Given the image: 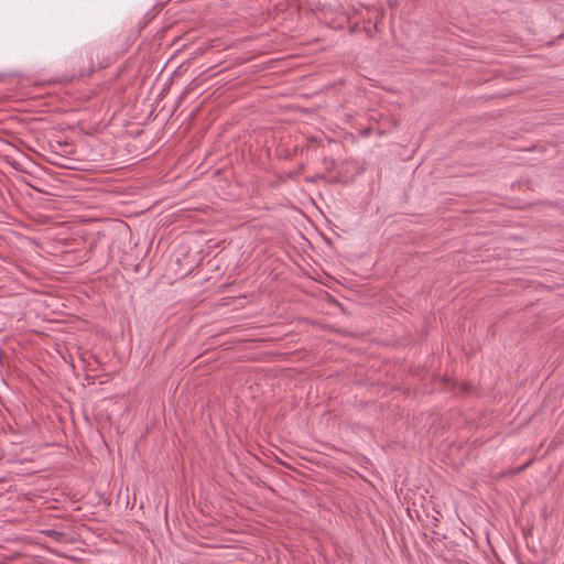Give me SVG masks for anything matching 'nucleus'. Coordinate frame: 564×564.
I'll return each instance as SVG.
<instances>
[{
	"label": "nucleus",
	"instance_id": "f257e3e1",
	"mask_svg": "<svg viewBox=\"0 0 564 564\" xmlns=\"http://www.w3.org/2000/svg\"><path fill=\"white\" fill-rule=\"evenodd\" d=\"M367 24L364 25V32L368 37H372L379 32V23L384 18V11L382 9L367 8Z\"/></svg>",
	"mask_w": 564,
	"mask_h": 564
},
{
	"label": "nucleus",
	"instance_id": "f03ea898",
	"mask_svg": "<svg viewBox=\"0 0 564 564\" xmlns=\"http://www.w3.org/2000/svg\"><path fill=\"white\" fill-rule=\"evenodd\" d=\"M359 29L358 23H355L352 26H350V32L354 33Z\"/></svg>",
	"mask_w": 564,
	"mask_h": 564
},
{
	"label": "nucleus",
	"instance_id": "7ed1b4c3",
	"mask_svg": "<svg viewBox=\"0 0 564 564\" xmlns=\"http://www.w3.org/2000/svg\"><path fill=\"white\" fill-rule=\"evenodd\" d=\"M527 465H523L517 469V473L523 471L525 469Z\"/></svg>",
	"mask_w": 564,
	"mask_h": 564
},
{
	"label": "nucleus",
	"instance_id": "20e7f679",
	"mask_svg": "<svg viewBox=\"0 0 564 564\" xmlns=\"http://www.w3.org/2000/svg\"><path fill=\"white\" fill-rule=\"evenodd\" d=\"M94 72H95V67H94V66H90V67H89V70H88V73H87V74H88V75H90V74H91V73H94Z\"/></svg>",
	"mask_w": 564,
	"mask_h": 564
}]
</instances>
